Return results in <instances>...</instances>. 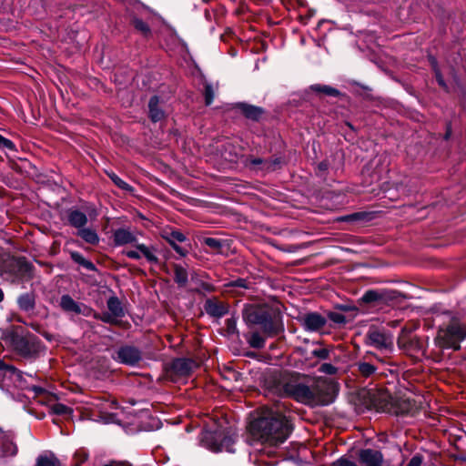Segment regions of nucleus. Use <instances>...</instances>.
Masks as SVG:
<instances>
[{"label": "nucleus", "mask_w": 466, "mask_h": 466, "mask_svg": "<svg viewBox=\"0 0 466 466\" xmlns=\"http://www.w3.org/2000/svg\"><path fill=\"white\" fill-rule=\"evenodd\" d=\"M250 431L262 442L277 446L288 439L291 427L279 411L265 409L261 416L251 423Z\"/></svg>", "instance_id": "obj_1"}, {"label": "nucleus", "mask_w": 466, "mask_h": 466, "mask_svg": "<svg viewBox=\"0 0 466 466\" xmlns=\"http://www.w3.org/2000/svg\"><path fill=\"white\" fill-rule=\"evenodd\" d=\"M325 381H312L305 384L299 381H289L284 385L285 393L303 404L317 406L327 405L329 401L327 395Z\"/></svg>", "instance_id": "obj_2"}, {"label": "nucleus", "mask_w": 466, "mask_h": 466, "mask_svg": "<svg viewBox=\"0 0 466 466\" xmlns=\"http://www.w3.org/2000/svg\"><path fill=\"white\" fill-rule=\"evenodd\" d=\"M465 338L466 327L453 318L446 327L439 329L435 340L441 348L458 350L461 349V342Z\"/></svg>", "instance_id": "obj_3"}, {"label": "nucleus", "mask_w": 466, "mask_h": 466, "mask_svg": "<svg viewBox=\"0 0 466 466\" xmlns=\"http://www.w3.org/2000/svg\"><path fill=\"white\" fill-rule=\"evenodd\" d=\"M243 319L248 324L259 325L264 333L271 336L277 333L270 310L266 307L248 306L243 310Z\"/></svg>", "instance_id": "obj_4"}, {"label": "nucleus", "mask_w": 466, "mask_h": 466, "mask_svg": "<svg viewBox=\"0 0 466 466\" xmlns=\"http://www.w3.org/2000/svg\"><path fill=\"white\" fill-rule=\"evenodd\" d=\"M365 343L386 354H390L394 348L392 334L374 327L368 330Z\"/></svg>", "instance_id": "obj_5"}, {"label": "nucleus", "mask_w": 466, "mask_h": 466, "mask_svg": "<svg viewBox=\"0 0 466 466\" xmlns=\"http://www.w3.org/2000/svg\"><path fill=\"white\" fill-rule=\"evenodd\" d=\"M94 409L98 412L96 418L94 414L89 419L103 423H117L119 422L118 406L115 400H97L93 403Z\"/></svg>", "instance_id": "obj_6"}, {"label": "nucleus", "mask_w": 466, "mask_h": 466, "mask_svg": "<svg viewBox=\"0 0 466 466\" xmlns=\"http://www.w3.org/2000/svg\"><path fill=\"white\" fill-rule=\"evenodd\" d=\"M6 340L10 342L11 346H13L15 350L25 357H29L35 352L34 345L28 339L17 333L8 332L6 335Z\"/></svg>", "instance_id": "obj_7"}, {"label": "nucleus", "mask_w": 466, "mask_h": 466, "mask_svg": "<svg viewBox=\"0 0 466 466\" xmlns=\"http://www.w3.org/2000/svg\"><path fill=\"white\" fill-rule=\"evenodd\" d=\"M115 359L127 365H136L141 360V354L137 349L125 346L116 351Z\"/></svg>", "instance_id": "obj_8"}, {"label": "nucleus", "mask_w": 466, "mask_h": 466, "mask_svg": "<svg viewBox=\"0 0 466 466\" xmlns=\"http://www.w3.org/2000/svg\"><path fill=\"white\" fill-rule=\"evenodd\" d=\"M197 363L189 359H177L172 362L171 371L178 377H186L197 367Z\"/></svg>", "instance_id": "obj_9"}, {"label": "nucleus", "mask_w": 466, "mask_h": 466, "mask_svg": "<svg viewBox=\"0 0 466 466\" xmlns=\"http://www.w3.org/2000/svg\"><path fill=\"white\" fill-rule=\"evenodd\" d=\"M382 454L374 450L366 449L360 452V461L363 466H381Z\"/></svg>", "instance_id": "obj_10"}, {"label": "nucleus", "mask_w": 466, "mask_h": 466, "mask_svg": "<svg viewBox=\"0 0 466 466\" xmlns=\"http://www.w3.org/2000/svg\"><path fill=\"white\" fill-rule=\"evenodd\" d=\"M236 107L248 119L258 121L264 114V109L260 106L249 105L247 103H238Z\"/></svg>", "instance_id": "obj_11"}, {"label": "nucleus", "mask_w": 466, "mask_h": 466, "mask_svg": "<svg viewBox=\"0 0 466 466\" xmlns=\"http://www.w3.org/2000/svg\"><path fill=\"white\" fill-rule=\"evenodd\" d=\"M326 324V319L318 313H309L303 319V325L307 330L317 331Z\"/></svg>", "instance_id": "obj_12"}, {"label": "nucleus", "mask_w": 466, "mask_h": 466, "mask_svg": "<svg viewBox=\"0 0 466 466\" xmlns=\"http://www.w3.org/2000/svg\"><path fill=\"white\" fill-rule=\"evenodd\" d=\"M148 114L152 122H158L165 117L164 110L159 106V97L153 96L148 102Z\"/></svg>", "instance_id": "obj_13"}, {"label": "nucleus", "mask_w": 466, "mask_h": 466, "mask_svg": "<svg viewBox=\"0 0 466 466\" xmlns=\"http://www.w3.org/2000/svg\"><path fill=\"white\" fill-rule=\"evenodd\" d=\"M17 449L10 436L6 433H1L0 438V455L14 456L16 454Z\"/></svg>", "instance_id": "obj_14"}, {"label": "nucleus", "mask_w": 466, "mask_h": 466, "mask_svg": "<svg viewBox=\"0 0 466 466\" xmlns=\"http://www.w3.org/2000/svg\"><path fill=\"white\" fill-rule=\"evenodd\" d=\"M61 308L67 312H74L76 314H86L85 311L81 309V306L77 304L70 296L63 295L60 299Z\"/></svg>", "instance_id": "obj_15"}, {"label": "nucleus", "mask_w": 466, "mask_h": 466, "mask_svg": "<svg viewBox=\"0 0 466 466\" xmlns=\"http://www.w3.org/2000/svg\"><path fill=\"white\" fill-rule=\"evenodd\" d=\"M130 23L134 28L144 37H148L151 35V28L148 24L143 21L137 15H132L130 16Z\"/></svg>", "instance_id": "obj_16"}, {"label": "nucleus", "mask_w": 466, "mask_h": 466, "mask_svg": "<svg viewBox=\"0 0 466 466\" xmlns=\"http://www.w3.org/2000/svg\"><path fill=\"white\" fill-rule=\"evenodd\" d=\"M208 314L213 317H222L227 313V307L216 301L208 300L205 306Z\"/></svg>", "instance_id": "obj_17"}, {"label": "nucleus", "mask_w": 466, "mask_h": 466, "mask_svg": "<svg viewBox=\"0 0 466 466\" xmlns=\"http://www.w3.org/2000/svg\"><path fill=\"white\" fill-rule=\"evenodd\" d=\"M68 219L70 224L78 229L84 228V226L87 223V218L86 214L79 210L70 211Z\"/></svg>", "instance_id": "obj_18"}, {"label": "nucleus", "mask_w": 466, "mask_h": 466, "mask_svg": "<svg viewBox=\"0 0 466 466\" xmlns=\"http://www.w3.org/2000/svg\"><path fill=\"white\" fill-rule=\"evenodd\" d=\"M309 89L315 93L323 94L328 96L336 97V96H339L340 94V92L338 89H336L330 86H327V85H320V84L311 85L309 86Z\"/></svg>", "instance_id": "obj_19"}, {"label": "nucleus", "mask_w": 466, "mask_h": 466, "mask_svg": "<svg viewBox=\"0 0 466 466\" xmlns=\"http://www.w3.org/2000/svg\"><path fill=\"white\" fill-rule=\"evenodd\" d=\"M233 443V440L230 437H225L223 441H221L219 443L217 441L213 443H207V446L208 449H210L213 451H228L232 452L233 450L231 449V444Z\"/></svg>", "instance_id": "obj_20"}, {"label": "nucleus", "mask_w": 466, "mask_h": 466, "mask_svg": "<svg viewBox=\"0 0 466 466\" xmlns=\"http://www.w3.org/2000/svg\"><path fill=\"white\" fill-rule=\"evenodd\" d=\"M114 238L116 244L117 245L132 243L135 240V237L132 235V233L123 228L115 232Z\"/></svg>", "instance_id": "obj_21"}, {"label": "nucleus", "mask_w": 466, "mask_h": 466, "mask_svg": "<svg viewBox=\"0 0 466 466\" xmlns=\"http://www.w3.org/2000/svg\"><path fill=\"white\" fill-rule=\"evenodd\" d=\"M17 303L22 310L29 311L34 309L35 298L32 294L25 293L18 298Z\"/></svg>", "instance_id": "obj_22"}, {"label": "nucleus", "mask_w": 466, "mask_h": 466, "mask_svg": "<svg viewBox=\"0 0 466 466\" xmlns=\"http://www.w3.org/2000/svg\"><path fill=\"white\" fill-rule=\"evenodd\" d=\"M78 235L89 244H96L99 241L98 235L94 229L82 228L78 230Z\"/></svg>", "instance_id": "obj_23"}, {"label": "nucleus", "mask_w": 466, "mask_h": 466, "mask_svg": "<svg viewBox=\"0 0 466 466\" xmlns=\"http://www.w3.org/2000/svg\"><path fill=\"white\" fill-rule=\"evenodd\" d=\"M174 273H175V281L179 286H185L187 283V269L180 266V265H175L174 266Z\"/></svg>", "instance_id": "obj_24"}, {"label": "nucleus", "mask_w": 466, "mask_h": 466, "mask_svg": "<svg viewBox=\"0 0 466 466\" xmlns=\"http://www.w3.org/2000/svg\"><path fill=\"white\" fill-rule=\"evenodd\" d=\"M137 248L139 250L140 255H143L147 261L151 263L157 262V258L155 255V249L153 248L147 247L144 244H137Z\"/></svg>", "instance_id": "obj_25"}, {"label": "nucleus", "mask_w": 466, "mask_h": 466, "mask_svg": "<svg viewBox=\"0 0 466 466\" xmlns=\"http://www.w3.org/2000/svg\"><path fill=\"white\" fill-rule=\"evenodd\" d=\"M107 308L115 317H121L124 314L121 302L116 297H111L108 299Z\"/></svg>", "instance_id": "obj_26"}, {"label": "nucleus", "mask_w": 466, "mask_h": 466, "mask_svg": "<svg viewBox=\"0 0 466 466\" xmlns=\"http://www.w3.org/2000/svg\"><path fill=\"white\" fill-rule=\"evenodd\" d=\"M164 238L167 239V241L169 244H174L176 242L181 243L186 240L185 235L183 233H181L180 231H177V230L166 232L164 235Z\"/></svg>", "instance_id": "obj_27"}, {"label": "nucleus", "mask_w": 466, "mask_h": 466, "mask_svg": "<svg viewBox=\"0 0 466 466\" xmlns=\"http://www.w3.org/2000/svg\"><path fill=\"white\" fill-rule=\"evenodd\" d=\"M107 176L111 178L116 186L119 188L131 192L133 190L132 187L128 185L127 182L122 180L117 175L113 172H107Z\"/></svg>", "instance_id": "obj_28"}, {"label": "nucleus", "mask_w": 466, "mask_h": 466, "mask_svg": "<svg viewBox=\"0 0 466 466\" xmlns=\"http://www.w3.org/2000/svg\"><path fill=\"white\" fill-rule=\"evenodd\" d=\"M248 342L251 347L260 349L264 347L265 339L259 333L253 332L250 335Z\"/></svg>", "instance_id": "obj_29"}, {"label": "nucleus", "mask_w": 466, "mask_h": 466, "mask_svg": "<svg viewBox=\"0 0 466 466\" xmlns=\"http://www.w3.org/2000/svg\"><path fill=\"white\" fill-rule=\"evenodd\" d=\"M358 369L359 371L365 377L370 376L376 370V368L368 362H360L358 364Z\"/></svg>", "instance_id": "obj_30"}, {"label": "nucleus", "mask_w": 466, "mask_h": 466, "mask_svg": "<svg viewBox=\"0 0 466 466\" xmlns=\"http://www.w3.org/2000/svg\"><path fill=\"white\" fill-rule=\"evenodd\" d=\"M37 466H58V461L54 456H40Z\"/></svg>", "instance_id": "obj_31"}, {"label": "nucleus", "mask_w": 466, "mask_h": 466, "mask_svg": "<svg viewBox=\"0 0 466 466\" xmlns=\"http://www.w3.org/2000/svg\"><path fill=\"white\" fill-rule=\"evenodd\" d=\"M204 96H205L206 105L207 106L211 105L214 100V96H215V91H214V88L211 84L207 83L205 85Z\"/></svg>", "instance_id": "obj_32"}, {"label": "nucleus", "mask_w": 466, "mask_h": 466, "mask_svg": "<svg viewBox=\"0 0 466 466\" xmlns=\"http://www.w3.org/2000/svg\"><path fill=\"white\" fill-rule=\"evenodd\" d=\"M367 216H368V214H366V213L356 212V213H353V214H350V215H347V216L341 217L339 218V220L347 221V222L358 221V220H363Z\"/></svg>", "instance_id": "obj_33"}, {"label": "nucleus", "mask_w": 466, "mask_h": 466, "mask_svg": "<svg viewBox=\"0 0 466 466\" xmlns=\"http://www.w3.org/2000/svg\"><path fill=\"white\" fill-rule=\"evenodd\" d=\"M432 66H433V68H434L435 77H436V80H437L438 84L441 87L446 88L447 87L446 83H445V81L443 79V76L441 74L439 68L437 67V64H436V61H435L434 58H432Z\"/></svg>", "instance_id": "obj_34"}, {"label": "nucleus", "mask_w": 466, "mask_h": 466, "mask_svg": "<svg viewBox=\"0 0 466 466\" xmlns=\"http://www.w3.org/2000/svg\"><path fill=\"white\" fill-rule=\"evenodd\" d=\"M380 298V296L379 295V293L377 291L369 290L364 293L362 299L365 302H373V301L378 300Z\"/></svg>", "instance_id": "obj_35"}, {"label": "nucleus", "mask_w": 466, "mask_h": 466, "mask_svg": "<svg viewBox=\"0 0 466 466\" xmlns=\"http://www.w3.org/2000/svg\"><path fill=\"white\" fill-rule=\"evenodd\" d=\"M312 355L320 359L326 360L329 358V351L325 348H319L312 350Z\"/></svg>", "instance_id": "obj_36"}, {"label": "nucleus", "mask_w": 466, "mask_h": 466, "mask_svg": "<svg viewBox=\"0 0 466 466\" xmlns=\"http://www.w3.org/2000/svg\"><path fill=\"white\" fill-rule=\"evenodd\" d=\"M319 370L323 373L333 375L337 372V368L332 364L324 363L320 366Z\"/></svg>", "instance_id": "obj_37"}, {"label": "nucleus", "mask_w": 466, "mask_h": 466, "mask_svg": "<svg viewBox=\"0 0 466 466\" xmlns=\"http://www.w3.org/2000/svg\"><path fill=\"white\" fill-rule=\"evenodd\" d=\"M205 243L207 246L214 249H218L221 247L220 240L214 238H206Z\"/></svg>", "instance_id": "obj_38"}, {"label": "nucleus", "mask_w": 466, "mask_h": 466, "mask_svg": "<svg viewBox=\"0 0 466 466\" xmlns=\"http://www.w3.org/2000/svg\"><path fill=\"white\" fill-rule=\"evenodd\" d=\"M54 410L57 414H70L72 411L70 408L63 404H56L54 407Z\"/></svg>", "instance_id": "obj_39"}, {"label": "nucleus", "mask_w": 466, "mask_h": 466, "mask_svg": "<svg viewBox=\"0 0 466 466\" xmlns=\"http://www.w3.org/2000/svg\"><path fill=\"white\" fill-rule=\"evenodd\" d=\"M329 319L336 322V323H339V324H341V323H344L346 321V318L345 316H343L342 314L340 313H330L329 314Z\"/></svg>", "instance_id": "obj_40"}, {"label": "nucleus", "mask_w": 466, "mask_h": 466, "mask_svg": "<svg viewBox=\"0 0 466 466\" xmlns=\"http://www.w3.org/2000/svg\"><path fill=\"white\" fill-rule=\"evenodd\" d=\"M334 466H357V464L348 459H339L335 463Z\"/></svg>", "instance_id": "obj_41"}, {"label": "nucleus", "mask_w": 466, "mask_h": 466, "mask_svg": "<svg viewBox=\"0 0 466 466\" xmlns=\"http://www.w3.org/2000/svg\"><path fill=\"white\" fill-rule=\"evenodd\" d=\"M125 254L127 255V257L133 258V259H139L141 258L140 252L137 248L134 250L125 251Z\"/></svg>", "instance_id": "obj_42"}, {"label": "nucleus", "mask_w": 466, "mask_h": 466, "mask_svg": "<svg viewBox=\"0 0 466 466\" xmlns=\"http://www.w3.org/2000/svg\"><path fill=\"white\" fill-rule=\"evenodd\" d=\"M421 463H422L421 457L419 456V455H416V456L411 458V460L410 461L408 466H421Z\"/></svg>", "instance_id": "obj_43"}, {"label": "nucleus", "mask_w": 466, "mask_h": 466, "mask_svg": "<svg viewBox=\"0 0 466 466\" xmlns=\"http://www.w3.org/2000/svg\"><path fill=\"white\" fill-rule=\"evenodd\" d=\"M177 243L178 242H176L170 245L180 256L185 257L187 254V250L178 246Z\"/></svg>", "instance_id": "obj_44"}, {"label": "nucleus", "mask_w": 466, "mask_h": 466, "mask_svg": "<svg viewBox=\"0 0 466 466\" xmlns=\"http://www.w3.org/2000/svg\"><path fill=\"white\" fill-rule=\"evenodd\" d=\"M71 256H72V258L76 262L79 263L80 265H82L83 261L86 259V258H84V257L81 254H79L77 252H73Z\"/></svg>", "instance_id": "obj_45"}, {"label": "nucleus", "mask_w": 466, "mask_h": 466, "mask_svg": "<svg viewBox=\"0 0 466 466\" xmlns=\"http://www.w3.org/2000/svg\"><path fill=\"white\" fill-rule=\"evenodd\" d=\"M0 146H14V142L0 134Z\"/></svg>", "instance_id": "obj_46"}, {"label": "nucleus", "mask_w": 466, "mask_h": 466, "mask_svg": "<svg viewBox=\"0 0 466 466\" xmlns=\"http://www.w3.org/2000/svg\"><path fill=\"white\" fill-rule=\"evenodd\" d=\"M232 286L247 288L246 281L244 279H238L231 283Z\"/></svg>", "instance_id": "obj_47"}, {"label": "nucleus", "mask_w": 466, "mask_h": 466, "mask_svg": "<svg viewBox=\"0 0 466 466\" xmlns=\"http://www.w3.org/2000/svg\"><path fill=\"white\" fill-rule=\"evenodd\" d=\"M82 266L85 267L87 269H94V264L86 259H85L82 263Z\"/></svg>", "instance_id": "obj_48"}, {"label": "nucleus", "mask_w": 466, "mask_h": 466, "mask_svg": "<svg viewBox=\"0 0 466 466\" xmlns=\"http://www.w3.org/2000/svg\"><path fill=\"white\" fill-rule=\"evenodd\" d=\"M5 370H14V368L6 366L2 360H0V371Z\"/></svg>", "instance_id": "obj_49"}, {"label": "nucleus", "mask_w": 466, "mask_h": 466, "mask_svg": "<svg viewBox=\"0 0 466 466\" xmlns=\"http://www.w3.org/2000/svg\"><path fill=\"white\" fill-rule=\"evenodd\" d=\"M327 167H328V166H327V164H326V163H324V162H322V163H320V164L319 165V168L320 170H326V169H327Z\"/></svg>", "instance_id": "obj_50"}, {"label": "nucleus", "mask_w": 466, "mask_h": 466, "mask_svg": "<svg viewBox=\"0 0 466 466\" xmlns=\"http://www.w3.org/2000/svg\"><path fill=\"white\" fill-rule=\"evenodd\" d=\"M213 436L209 433H208L206 436H205V441H208V439H212Z\"/></svg>", "instance_id": "obj_51"}, {"label": "nucleus", "mask_w": 466, "mask_h": 466, "mask_svg": "<svg viewBox=\"0 0 466 466\" xmlns=\"http://www.w3.org/2000/svg\"><path fill=\"white\" fill-rule=\"evenodd\" d=\"M4 299V293L2 291V289H0V302L3 300Z\"/></svg>", "instance_id": "obj_52"}, {"label": "nucleus", "mask_w": 466, "mask_h": 466, "mask_svg": "<svg viewBox=\"0 0 466 466\" xmlns=\"http://www.w3.org/2000/svg\"><path fill=\"white\" fill-rule=\"evenodd\" d=\"M228 321L229 327H231V325L235 324V321L232 319H228Z\"/></svg>", "instance_id": "obj_53"}]
</instances>
